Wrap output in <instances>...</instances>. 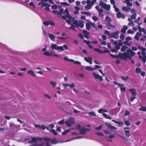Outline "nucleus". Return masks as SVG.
Listing matches in <instances>:
<instances>
[{
	"label": "nucleus",
	"instance_id": "59",
	"mask_svg": "<svg viewBox=\"0 0 146 146\" xmlns=\"http://www.w3.org/2000/svg\"><path fill=\"white\" fill-rule=\"evenodd\" d=\"M82 33L85 35H88L89 34V33L86 30L83 31Z\"/></svg>",
	"mask_w": 146,
	"mask_h": 146
},
{
	"label": "nucleus",
	"instance_id": "37",
	"mask_svg": "<svg viewBox=\"0 0 146 146\" xmlns=\"http://www.w3.org/2000/svg\"><path fill=\"white\" fill-rule=\"evenodd\" d=\"M127 48V46H123L121 48V50L122 52H124L125 51L126 49Z\"/></svg>",
	"mask_w": 146,
	"mask_h": 146
},
{
	"label": "nucleus",
	"instance_id": "57",
	"mask_svg": "<svg viewBox=\"0 0 146 146\" xmlns=\"http://www.w3.org/2000/svg\"><path fill=\"white\" fill-rule=\"evenodd\" d=\"M139 32H140L141 33L142 32H143L144 33V34L145 35L146 34V32L145 30V29L144 28H142L139 31Z\"/></svg>",
	"mask_w": 146,
	"mask_h": 146
},
{
	"label": "nucleus",
	"instance_id": "50",
	"mask_svg": "<svg viewBox=\"0 0 146 146\" xmlns=\"http://www.w3.org/2000/svg\"><path fill=\"white\" fill-rule=\"evenodd\" d=\"M93 75L95 78L97 79L99 75L95 72L93 73Z\"/></svg>",
	"mask_w": 146,
	"mask_h": 146
},
{
	"label": "nucleus",
	"instance_id": "58",
	"mask_svg": "<svg viewBox=\"0 0 146 146\" xmlns=\"http://www.w3.org/2000/svg\"><path fill=\"white\" fill-rule=\"evenodd\" d=\"M70 122V123L71 125H73L75 123V122L73 119H70L69 121Z\"/></svg>",
	"mask_w": 146,
	"mask_h": 146
},
{
	"label": "nucleus",
	"instance_id": "11",
	"mask_svg": "<svg viewBox=\"0 0 146 146\" xmlns=\"http://www.w3.org/2000/svg\"><path fill=\"white\" fill-rule=\"evenodd\" d=\"M129 90L131 93V95L132 96H136L137 94L135 89L133 88L130 89Z\"/></svg>",
	"mask_w": 146,
	"mask_h": 146
},
{
	"label": "nucleus",
	"instance_id": "34",
	"mask_svg": "<svg viewBox=\"0 0 146 146\" xmlns=\"http://www.w3.org/2000/svg\"><path fill=\"white\" fill-rule=\"evenodd\" d=\"M57 13L58 15L59 16V17L61 18V17H62L63 19H66V17L62 15V13L60 12L57 11Z\"/></svg>",
	"mask_w": 146,
	"mask_h": 146
},
{
	"label": "nucleus",
	"instance_id": "20",
	"mask_svg": "<svg viewBox=\"0 0 146 146\" xmlns=\"http://www.w3.org/2000/svg\"><path fill=\"white\" fill-rule=\"evenodd\" d=\"M132 0H125V1H123V3H126L128 6L131 7L132 5V3L131 2H130V1H132Z\"/></svg>",
	"mask_w": 146,
	"mask_h": 146
},
{
	"label": "nucleus",
	"instance_id": "33",
	"mask_svg": "<svg viewBox=\"0 0 146 146\" xmlns=\"http://www.w3.org/2000/svg\"><path fill=\"white\" fill-rule=\"evenodd\" d=\"M50 132L52 133L54 135H58V133L54 129H51L50 130Z\"/></svg>",
	"mask_w": 146,
	"mask_h": 146
},
{
	"label": "nucleus",
	"instance_id": "12",
	"mask_svg": "<svg viewBox=\"0 0 146 146\" xmlns=\"http://www.w3.org/2000/svg\"><path fill=\"white\" fill-rule=\"evenodd\" d=\"M51 48L52 49H54L56 50H60V46L57 45L55 44H53L51 46Z\"/></svg>",
	"mask_w": 146,
	"mask_h": 146
},
{
	"label": "nucleus",
	"instance_id": "2",
	"mask_svg": "<svg viewBox=\"0 0 146 146\" xmlns=\"http://www.w3.org/2000/svg\"><path fill=\"white\" fill-rule=\"evenodd\" d=\"M84 22L80 20L79 21H75L74 22V24L75 25V27L78 28L80 27L81 28H82L84 27Z\"/></svg>",
	"mask_w": 146,
	"mask_h": 146
},
{
	"label": "nucleus",
	"instance_id": "40",
	"mask_svg": "<svg viewBox=\"0 0 146 146\" xmlns=\"http://www.w3.org/2000/svg\"><path fill=\"white\" fill-rule=\"evenodd\" d=\"M82 137H81V136L77 137H76L73 138L72 139H71L67 140V141H66V142H68V141H70L71 140H73V139H79L82 138Z\"/></svg>",
	"mask_w": 146,
	"mask_h": 146
},
{
	"label": "nucleus",
	"instance_id": "54",
	"mask_svg": "<svg viewBox=\"0 0 146 146\" xmlns=\"http://www.w3.org/2000/svg\"><path fill=\"white\" fill-rule=\"evenodd\" d=\"M127 33L128 34H133L134 33V32L131 30H128L127 31Z\"/></svg>",
	"mask_w": 146,
	"mask_h": 146
},
{
	"label": "nucleus",
	"instance_id": "43",
	"mask_svg": "<svg viewBox=\"0 0 146 146\" xmlns=\"http://www.w3.org/2000/svg\"><path fill=\"white\" fill-rule=\"evenodd\" d=\"M92 6L90 4H88L85 6V9L86 10L90 9L92 8Z\"/></svg>",
	"mask_w": 146,
	"mask_h": 146
},
{
	"label": "nucleus",
	"instance_id": "63",
	"mask_svg": "<svg viewBox=\"0 0 146 146\" xmlns=\"http://www.w3.org/2000/svg\"><path fill=\"white\" fill-rule=\"evenodd\" d=\"M50 83L53 86L54 88L56 85V83L55 82H50Z\"/></svg>",
	"mask_w": 146,
	"mask_h": 146
},
{
	"label": "nucleus",
	"instance_id": "45",
	"mask_svg": "<svg viewBox=\"0 0 146 146\" xmlns=\"http://www.w3.org/2000/svg\"><path fill=\"white\" fill-rule=\"evenodd\" d=\"M137 14H133L131 16V18L132 19H136Z\"/></svg>",
	"mask_w": 146,
	"mask_h": 146
},
{
	"label": "nucleus",
	"instance_id": "29",
	"mask_svg": "<svg viewBox=\"0 0 146 146\" xmlns=\"http://www.w3.org/2000/svg\"><path fill=\"white\" fill-rule=\"evenodd\" d=\"M74 24L72 23L71 25V26L70 27L68 28L69 29H71L72 30H73L76 31V30L75 28V26L74 25Z\"/></svg>",
	"mask_w": 146,
	"mask_h": 146
},
{
	"label": "nucleus",
	"instance_id": "21",
	"mask_svg": "<svg viewBox=\"0 0 146 146\" xmlns=\"http://www.w3.org/2000/svg\"><path fill=\"white\" fill-rule=\"evenodd\" d=\"M39 140L36 137H32L31 141L29 142V143H32L35 142Z\"/></svg>",
	"mask_w": 146,
	"mask_h": 146
},
{
	"label": "nucleus",
	"instance_id": "23",
	"mask_svg": "<svg viewBox=\"0 0 146 146\" xmlns=\"http://www.w3.org/2000/svg\"><path fill=\"white\" fill-rule=\"evenodd\" d=\"M124 86V84H121V85L120 86V87H119L120 88V90L122 92H125L126 90V87H123Z\"/></svg>",
	"mask_w": 146,
	"mask_h": 146
},
{
	"label": "nucleus",
	"instance_id": "28",
	"mask_svg": "<svg viewBox=\"0 0 146 146\" xmlns=\"http://www.w3.org/2000/svg\"><path fill=\"white\" fill-rule=\"evenodd\" d=\"M125 132V135L126 137L128 138L130 136V131L129 130H126L124 131Z\"/></svg>",
	"mask_w": 146,
	"mask_h": 146
},
{
	"label": "nucleus",
	"instance_id": "47",
	"mask_svg": "<svg viewBox=\"0 0 146 146\" xmlns=\"http://www.w3.org/2000/svg\"><path fill=\"white\" fill-rule=\"evenodd\" d=\"M139 110L142 111H146V107L144 106L141 107L139 109Z\"/></svg>",
	"mask_w": 146,
	"mask_h": 146
},
{
	"label": "nucleus",
	"instance_id": "30",
	"mask_svg": "<svg viewBox=\"0 0 146 146\" xmlns=\"http://www.w3.org/2000/svg\"><path fill=\"white\" fill-rule=\"evenodd\" d=\"M140 48L141 50V53L142 55H145L146 54L145 51V48H143V47H141Z\"/></svg>",
	"mask_w": 146,
	"mask_h": 146
},
{
	"label": "nucleus",
	"instance_id": "49",
	"mask_svg": "<svg viewBox=\"0 0 146 146\" xmlns=\"http://www.w3.org/2000/svg\"><path fill=\"white\" fill-rule=\"evenodd\" d=\"M141 69L140 68H137L135 69V72L137 73H139L141 72Z\"/></svg>",
	"mask_w": 146,
	"mask_h": 146
},
{
	"label": "nucleus",
	"instance_id": "19",
	"mask_svg": "<svg viewBox=\"0 0 146 146\" xmlns=\"http://www.w3.org/2000/svg\"><path fill=\"white\" fill-rule=\"evenodd\" d=\"M48 36L51 40L54 41L55 40V36L51 34L48 33Z\"/></svg>",
	"mask_w": 146,
	"mask_h": 146
},
{
	"label": "nucleus",
	"instance_id": "51",
	"mask_svg": "<svg viewBox=\"0 0 146 146\" xmlns=\"http://www.w3.org/2000/svg\"><path fill=\"white\" fill-rule=\"evenodd\" d=\"M44 96L47 98L48 99H51V97L48 94H44Z\"/></svg>",
	"mask_w": 146,
	"mask_h": 146
},
{
	"label": "nucleus",
	"instance_id": "3",
	"mask_svg": "<svg viewBox=\"0 0 146 146\" xmlns=\"http://www.w3.org/2000/svg\"><path fill=\"white\" fill-rule=\"evenodd\" d=\"M38 5L41 8H43L44 7H46L45 8V10L46 11H49L50 8L49 7L50 6V5L47 3H38Z\"/></svg>",
	"mask_w": 146,
	"mask_h": 146
},
{
	"label": "nucleus",
	"instance_id": "41",
	"mask_svg": "<svg viewBox=\"0 0 146 146\" xmlns=\"http://www.w3.org/2000/svg\"><path fill=\"white\" fill-rule=\"evenodd\" d=\"M86 29L88 31L90 30V24L89 23H86Z\"/></svg>",
	"mask_w": 146,
	"mask_h": 146
},
{
	"label": "nucleus",
	"instance_id": "52",
	"mask_svg": "<svg viewBox=\"0 0 146 146\" xmlns=\"http://www.w3.org/2000/svg\"><path fill=\"white\" fill-rule=\"evenodd\" d=\"M104 34L105 35H109V37L110 38L111 34L110 33L109 31H108L106 30H105L104 32Z\"/></svg>",
	"mask_w": 146,
	"mask_h": 146
},
{
	"label": "nucleus",
	"instance_id": "16",
	"mask_svg": "<svg viewBox=\"0 0 146 146\" xmlns=\"http://www.w3.org/2000/svg\"><path fill=\"white\" fill-rule=\"evenodd\" d=\"M139 58L140 59L142 60L144 63H145L146 62V55H139Z\"/></svg>",
	"mask_w": 146,
	"mask_h": 146
},
{
	"label": "nucleus",
	"instance_id": "6",
	"mask_svg": "<svg viewBox=\"0 0 146 146\" xmlns=\"http://www.w3.org/2000/svg\"><path fill=\"white\" fill-rule=\"evenodd\" d=\"M94 50L97 52H98L100 54H101L102 53L104 54L105 52H110V51L108 50H105L104 51H101L100 49L98 48H95L94 49Z\"/></svg>",
	"mask_w": 146,
	"mask_h": 146
},
{
	"label": "nucleus",
	"instance_id": "38",
	"mask_svg": "<svg viewBox=\"0 0 146 146\" xmlns=\"http://www.w3.org/2000/svg\"><path fill=\"white\" fill-rule=\"evenodd\" d=\"M124 43L125 44L131 46V44L132 43L131 42H129L128 41H125L124 42Z\"/></svg>",
	"mask_w": 146,
	"mask_h": 146
},
{
	"label": "nucleus",
	"instance_id": "15",
	"mask_svg": "<svg viewBox=\"0 0 146 146\" xmlns=\"http://www.w3.org/2000/svg\"><path fill=\"white\" fill-rule=\"evenodd\" d=\"M68 48V46L64 44L62 46H60V50L61 51H63L65 50H67Z\"/></svg>",
	"mask_w": 146,
	"mask_h": 146
},
{
	"label": "nucleus",
	"instance_id": "62",
	"mask_svg": "<svg viewBox=\"0 0 146 146\" xmlns=\"http://www.w3.org/2000/svg\"><path fill=\"white\" fill-rule=\"evenodd\" d=\"M130 114L129 111L127 110H126L124 113V115L125 116H127L129 115Z\"/></svg>",
	"mask_w": 146,
	"mask_h": 146
},
{
	"label": "nucleus",
	"instance_id": "8",
	"mask_svg": "<svg viewBox=\"0 0 146 146\" xmlns=\"http://www.w3.org/2000/svg\"><path fill=\"white\" fill-rule=\"evenodd\" d=\"M89 130L88 129L82 128L80 131V133L82 135H84L85 134L87 131Z\"/></svg>",
	"mask_w": 146,
	"mask_h": 146
},
{
	"label": "nucleus",
	"instance_id": "64",
	"mask_svg": "<svg viewBox=\"0 0 146 146\" xmlns=\"http://www.w3.org/2000/svg\"><path fill=\"white\" fill-rule=\"evenodd\" d=\"M120 38L121 40H124L125 38V36L123 34H121L120 36Z\"/></svg>",
	"mask_w": 146,
	"mask_h": 146
},
{
	"label": "nucleus",
	"instance_id": "55",
	"mask_svg": "<svg viewBox=\"0 0 146 146\" xmlns=\"http://www.w3.org/2000/svg\"><path fill=\"white\" fill-rule=\"evenodd\" d=\"M64 123V119L62 120L58 123V124H63Z\"/></svg>",
	"mask_w": 146,
	"mask_h": 146
},
{
	"label": "nucleus",
	"instance_id": "7",
	"mask_svg": "<svg viewBox=\"0 0 146 146\" xmlns=\"http://www.w3.org/2000/svg\"><path fill=\"white\" fill-rule=\"evenodd\" d=\"M107 28L109 30L111 31H113L114 30L115 27V26L112 25L110 23H108L106 25Z\"/></svg>",
	"mask_w": 146,
	"mask_h": 146
},
{
	"label": "nucleus",
	"instance_id": "32",
	"mask_svg": "<svg viewBox=\"0 0 146 146\" xmlns=\"http://www.w3.org/2000/svg\"><path fill=\"white\" fill-rule=\"evenodd\" d=\"M102 115L103 116H104V117L106 119H112L111 117L109 116H108L105 113H102Z\"/></svg>",
	"mask_w": 146,
	"mask_h": 146
},
{
	"label": "nucleus",
	"instance_id": "61",
	"mask_svg": "<svg viewBox=\"0 0 146 146\" xmlns=\"http://www.w3.org/2000/svg\"><path fill=\"white\" fill-rule=\"evenodd\" d=\"M43 24L46 26H48L50 25L49 21H45L43 22Z\"/></svg>",
	"mask_w": 146,
	"mask_h": 146
},
{
	"label": "nucleus",
	"instance_id": "17",
	"mask_svg": "<svg viewBox=\"0 0 146 146\" xmlns=\"http://www.w3.org/2000/svg\"><path fill=\"white\" fill-rule=\"evenodd\" d=\"M112 121L115 123L118 124V126L119 127L122 126L123 125V123L122 122H118L114 119H112Z\"/></svg>",
	"mask_w": 146,
	"mask_h": 146
},
{
	"label": "nucleus",
	"instance_id": "35",
	"mask_svg": "<svg viewBox=\"0 0 146 146\" xmlns=\"http://www.w3.org/2000/svg\"><path fill=\"white\" fill-rule=\"evenodd\" d=\"M121 78L124 81H126L128 79L129 77L128 76L124 77L123 76H121Z\"/></svg>",
	"mask_w": 146,
	"mask_h": 146
},
{
	"label": "nucleus",
	"instance_id": "10",
	"mask_svg": "<svg viewBox=\"0 0 146 146\" xmlns=\"http://www.w3.org/2000/svg\"><path fill=\"white\" fill-rule=\"evenodd\" d=\"M142 35L141 33H140V32L139 31L136 34V35L134 37L137 40H139V37L141 36Z\"/></svg>",
	"mask_w": 146,
	"mask_h": 146
},
{
	"label": "nucleus",
	"instance_id": "22",
	"mask_svg": "<svg viewBox=\"0 0 146 146\" xmlns=\"http://www.w3.org/2000/svg\"><path fill=\"white\" fill-rule=\"evenodd\" d=\"M59 141L55 138L52 139L51 141V143L53 144H56L59 143Z\"/></svg>",
	"mask_w": 146,
	"mask_h": 146
},
{
	"label": "nucleus",
	"instance_id": "60",
	"mask_svg": "<svg viewBox=\"0 0 146 146\" xmlns=\"http://www.w3.org/2000/svg\"><path fill=\"white\" fill-rule=\"evenodd\" d=\"M113 83L115 85H117L118 87H120L121 85V84L116 81H113Z\"/></svg>",
	"mask_w": 146,
	"mask_h": 146
},
{
	"label": "nucleus",
	"instance_id": "39",
	"mask_svg": "<svg viewBox=\"0 0 146 146\" xmlns=\"http://www.w3.org/2000/svg\"><path fill=\"white\" fill-rule=\"evenodd\" d=\"M70 131V130L69 129H68L66 130H65L64 132L62 133V134L63 135H65L67 134Z\"/></svg>",
	"mask_w": 146,
	"mask_h": 146
},
{
	"label": "nucleus",
	"instance_id": "13",
	"mask_svg": "<svg viewBox=\"0 0 146 146\" xmlns=\"http://www.w3.org/2000/svg\"><path fill=\"white\" fill-rule=\"evenodd\" d=\"M117 18H121L122 19H124L125 16L124 14H122L120 12H119L117 14Z\"/></svg>",
	"mask_w": 146,
	"mask_h": 146
},
{
	"label": "nucleus",
	"instance_id": "14",
	"mask_svg": "<svg viewBox=\"0 0 146 146\" xmlns=\"http://www.w3.org/2000/svg\"><path fill=\"white\" fill-rule=\"evenodd\" d=\"M105 124L109 128L111 129L116 130L117 129L116 127L114 126H111L110 124L108 123L107 122L105 123Z\"/></svg>",
	"mask_w": 146,
	"mask_h": 146
},
{
	"label": "nucleus",
	"instance_id": "44",
	"mask_svg": "<svg viewBox=\"0 0 146 146\" xmlns=\"http://www.w3.org/2000/svg\"><path fill=\"white\" fill-rule=\"evenodd\" d=\"M125 124L127 126H129L130 125V123L129 121H124Z\"/></svg>",
	"mask_w": 146,
	"mask_h": 146
},
{
	"label": "nucleus",
	"instance_id": "42",
	"mask_svg": "<svg viewBox=\"0 0 146 146\" xmlns=\"http://www.w3.org/2000/svg\"><path fill=\"white\" fill-rule=\"evenodd\" d=\"M89 115L90 116H96V115L94 112H90L88 113Z\"/></svg>",
	"mask_w": 146,
	"mask_h": 146
},
{
	"label": "nucleus",
	"instance_id": "4",
	"mask_svg": "<svg viewBox=\"0 0 146 146\" xmlns=\"http://www.w3.org/2000/svg\"><path fill=\"white\" fill-rule=\"evenodd\" d=\"M113 58H120L126 60L127 59V56H130L129 55H110Z\"/></svg>",
	"mask_w": 146,
	"mask_h": 146
},
{
	"label": "nucleus",
	"instance_id": "27",
	"mask_svg": "<svg viewBox=\"0 0 146 146\" xmlns=\"http://www.w3.org/2000/svg\"><path fill=\"white\" fill-rule=\"evenodd\" d=\"M64 15H65V17H68L69 16V14H68L69 11L67 9H66L64 10Z\"/></svg>",
	"mask_w": 146,
	"mask_h": 146
},
{
	"label": "nucleus",
	"instance_id": "53",
	"mask_svg": "<svg viewBox=\"0 0 146 146\" xmlns=\"http://www.w3.org/2000/svg\"><path fill=\"white\" fill-rule=\"evenodd\" d=\"M81 13L82 14L86 15L88 16H91V15L90 13L88 12H82Z\"/></svg>",
	"mask_w": 146,
	"mask_h": 146
},
{
	"label": "nucleus",
	"instance_id": "26",
	"mask_svg": "<svg viewBox=\"0 0 146 146\" xmlns=\"http://www.w3.org/2000/svg\"><path fill=\"white\" fill-rule=\"evenodd\" d=\"M131 9V8L127 7H123L122 8V10L123 11H125L127 12L129 11V10Z\"/></svg>",
	"mask_w": 146,
	"mask_h": 146
},
{
	"label": "nucleus",
	"instance_id": "24",
	"mask_svg": "<svg viewBox=\"0 0 146 146\" xmlns=\"http://www.w3.org/2000/svg\"><path fill=\"white\" fill-rule=\"evenodd\" d=\"M84 42L86 43L87 45H88L89 47L91 48H93V46L91 45L90 42L89 41H86L85 40H84Z\"/></svg>",
	"mask_w": 146,
	"mask_h": 146
},
{
	"label": "nucleus",
	"instance_id": "48",
	"mask_svg": "<svg viewBox=\"0 0 146 146\" xmlns=\"http://www.w3.org/2000/svg\"><path fill=\"white\" fill-rule=\"evenodd\" d=\"M106 22H108L109 23L111 22V19L108 17H106Z\"/></svg>",
	"mask_w": 146,
	"mask_h": 146
},
{
	"label": "nucleus",
	"instance_id": "1",
	"mask_svg": "<svg viewBox=\"0 0 146 146\" xmlns=\"http://www.w3.org/2000/svg\"><path fill=\"white\" fill-rule=\"evenodd\" d=\"M99 5L102 8L109 11L110 10V5H107L105 3L102 1H100Z\"/></svg>",
	"mask_w": 146,
	"mask_h": 146
},
{
	"label": "nucleus",
	"instance_id": "46",
	"mask_svg": "<svg viewBox=\"0 0 146 146\" xmlns=\"http://www.w3.org/2000/svg\"><path fill=\"white\" fill-rule=\"evenodd\" d=\"M103 126V125H102V124L101 125L95 128V129L96 130H100L102 128Z\"/></svg>",
	"mask_w": 146,
	"mask_h": 146
},
{
	"label": "nucleus",
	"instance_id": "5",
	"mask_svg": "<svg viewBox=\"0 0 146 146\" xmlns=\"http://www.w3.org/2000/svg\"><path fill=\"white\" fill-rule=\"evenodd\" d=\"M119 33V31L114 32L113 33L111 34L110 38H113L115 39H117L118 38V35Z\"/></svg>",
	"mask_w": 146,
	"mask_h": 146
},
{
	"label": "nucleus",
	"instance_id": "9",
	"mask_svg": "<svg viewBox=\"0 0 146 146\" xmlns=\"http://www.w3.org/2000/svg\"><path fill=\"white\" fill-rule=\"evenodd\" d=\"M84 60L86 62H88L90 64H92V58L91 57H88V58L85 57L84 58Z\"/></svg>",
	"mask_w": 146,
	"mask_h": 146
},
{
	"label": "nucleus",
	"instance_id": "25",
	"mask_svg": "<svg viewBox=\"0 0 146 146\" xmlns=\"http://www.w3.org/2000/svg\"><path fill=\"white\" fill-rule=\"evenodd\" d=\"M27 73L29 74H30L31 76L34 77L36 76V75L34 73V71L33 70H29L27 72Z\"/></svg>",
	"mask_w": 146,
	"mask_h": 146
},
{
	"label": "nucleus",
	"instance_id": "36",
	"mask_svg": "<svg viewBox=\"0 0 146 146\" xmlns=\"http://www.w3.org/2000/svg\"><path fill=\"white\" fill-rule=\"evenodd\" d=\"M65 123L66 124V125L68 127H71L72 126V125L70 124V122L69 121H66L65 122Z\"/></svg>",
	"mask_w": 146,
	"mask_h": 146
},
{
	"label": "nucleus",
	"instance_id": "31",
	"mask_svg": "<svg viewBox=\"0 0 146 146\" xmlns=\"http://www.w3.org/2000/svg\"><path fill=\"white\" fill-rule=\"evenodd\" d=\"M127 52L130 54V55H135V53L133 52L131 49H129L127 50Z\"/></svg>",
	"mask_w": 146,
	"mask_h": 146
},
{
	"label": "nucleus",
	"instance_id": "56",
	"mask_svg": "<svg viewBox=\"0 0 146 146\" xmlns=\"http://www.w3.org/2000/svg\"><path fill=\"white\" fill-rule=\"evenodd\" d=\"M128 25L130 26H133L134 24L133 21L129 22L128 24Z\"/></svg>",
	"mask_w": 146,
	"mask_h": 146
},
{
	"label": "nucleus",
	"instance_id": "18",
	"mask_svg": "<svg viewBox=\"0 0 146 146\" xmlns=\"http://www.w3.org/2000/svg\"><path fill=\"white\" fill-rule=\"evenodd\" d=\"M128 29V27L126 25H124L122 29L121 30V32L123 33H125L126 31Z\"/></svg>",
	"mask_w": 146,
	"mask_h": 146
}]
</instances>
